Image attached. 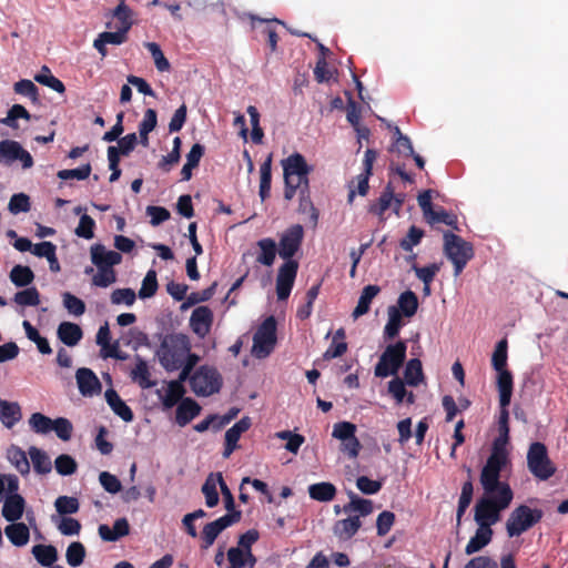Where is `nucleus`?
I'll use <instances>...</instances> for the list:
<instances>
[{
    "instance_id": "obj_1",
    "label": "nucleus",
    "mask_w": 568,
    "mask_h": 568,
    "mask_svg": "<svg viewBox=\"0 0 568 568\" xmlns=\"http://www.w3.org/2000/svg\"><path fill=\"white\" fill-rule=\"evenodd\" d=\"M483 496L475 506L474 519L478 525L475 535L466 545L467 555L475 554L489 544L493 536L491 526L500 520V514L513 501L514 493L505 481L479 478Z\"/></svg>"
},
{
    "instance_id": "obj_2",
    "label": "nucleus",
    "mask_w": 568,
    "mask_h": 568,
    "mask_svg": "<svg viewBox=\"0 0 568 568\" xmlns=\"http://www.w3.org/2000/svg\"><path fill=\"white\" fill-rule=\"evenodd\" d=\"M304 230L300 224L288 227L280 239L278 254L282 258L287 260L280 268L276 277V295L277 298L286 300L293 287L298 264L291 260L301 246Z\"/></svg>"
},
{
    "instance_id": "obj_3",
    "label": "nucleus",
    "mask_w": 568,
    "mask_h": 568,
    "mask_svg": "<svg viewBox=\"0 0 568 568\" xmlns=\"http://www.w3.org/2000/svg\"><path fill=\"white\" fill-rule=\"evenodd\" d=\"M508 406H500V414L498 420V437L494 440L491 452L487 458L481 471L480 477L484 479L501 481L500 473L510 464L509 459V413Z\"/></svg>"
},
{
    "instance_id": "obj_4",
    "label": "nucleus",
    "mask_w": 568,
    "mask_h": 568,
    "mask_svg": "<svg viewBox=\"0 0 568 568\" xmlns=\"http://www.w3.org/2000/svg\"><path fill=\"white\" fill-rule=\"evenodd\" d=\"M190 351L191 344L187 336L183 334H174L166 336L163 339L156 354L160 364L166 371L171 372L178 369L182 365L185 355Z\"/></svg>"
},
{
    "instance_id": "obj_5",
    "label": "nucleus",
    "mask_w": 568,
    "mask_h": 568,
    "mask_svg": "<svg viewBox=\"0 0 568 568\" xmlns=\"http://www.w3.org/2000/svg\"><path fill=\"white\" fill-rule=\"evenodd\" d=\"M444 253L454 264L455 276L460 274L468 261L474 256L471 244L449 232L444 234Z\"/></svg>"
},
{
    "instance_id": "obj_6",
    "label": "nucleus",
    "mask_w": 568,
    "mask_h": 568,
    "mask_svg": "<svg viewBox=\"0 0 568 568\" xmlns=\"http://www.w3.org/2000/svg\"><path fill=\"white\" fill-rule=\"evenodd\" d=\"M276 341V321L268 316L253 335L252 356L258 359L266 358L274 351Z\"/></svg>"
},
{
    "instance_id": "obj_7",
    "label": "nucleus",
    "mask_w": 568,
    "mask_h": 568,
    "mask_svg": "<svg viewBox=\"0 0 568 568\" xmlns=\"http://www.w3.org/2000/svg\"><path fill=\"white\" fill-rule=\"evenodd\" d=\"M395 133L397 139L389 149L392 154L389 169L398 178H412L410 173L407 172L406 162L410 160V155H414L412 142L408 136L402 134L398 126H395Z\"/></svg>"
},
{
    "instance_id": "obj_8",
    "label": "nucleus",
    "mask_w": 568,
    "mask_h": 568,
    "mask_svg": "<svg viewBox=\"0 0 568 568\" xmlns=\"http://www.w3.org/2000/svg\"><path fill=\"white\" fill-rule=\"evenodd\" d=\"M542 517L539 509H532L526 505L516 507L508 516L506 530L509 537H516L537 524Z\"/></svg>"
},
{
    "instance_id": "obj_9",
    "label": "nucleus",
    "mask_w": 568,
    "mask_h": 568,
    "mask_svg": "<svg viewBox=\"0 0 568 568\" xmlns=\"http://www.w3.org/2000/svg\"><path fill=\"white\" fill-rule=\"evenodd\" d=\"M190 385L197 396H211L222 386V378L217 371L210 366H201L191 377Z\"/></svg>"
},
{
    "instance_id": "obj_10",
    "label": "nucleus",
    "mask_w": 568,
    "mask_h": 568,
    "mask_svg": "<svg viewBox=\"0 0 568 568\" xmlns=\"http://www.w3.org/2000/svg\"><path fill=\"white\" fill-rule=\"evenodd\" d=\"M527 466L529 471L541 480L550 478L556 470L548 457L546 446L541 443H532L529 446Z\"/></svg>"
},
{
    "instance_id": "obj_11",
    "label": "nucleus",
    "mask_w": 568,
    "mask_h": 568,
    "mask_svg": "<svg viewBox=\"0 0 568 568\" xmlns=\"http://www.w3.org/2000/svg\"><path fill=\"white\" fill-rule=\"evenodd\" d=\"M405 356L406 345L404 342L387 346L375 366V375L377 377L395 375L402 366Z\"/></svg>"
},
{
    "instance_id": "obj_12",
    "label": "nucleus",
    "mask_w": 568,
    "mask_h": 568,
    "mask_svg": "<svg viewBox=\"0 0 568 568\" xmlns=\"http://www.w3.org/2000/svg\"><path fill=\"white\" fill-rule=\"evenodd\" d=\"M355 434L356 425L351 422H338L333 425L332 436L341 442V450L349 458H356L362 448Z\"/></svg>"
},
{
    "instance_id": "obj_13",
    "label": "nucleus",
    "mask_w": 568,
    "mask_h": 568,
    "mask_svg": "<svg viewBox=\"0 0 568 568\" xmlns=\"http://www.w3.org/2000/svg\"><path fill=\"white\" fill-rule=\"evenodd\" d=\"M139 140L135 133H129L125 136L118 140L116 146L108 148V161L111 175L109 178H120L122 171L119 166L120 156L129 155L136 146Z\"/></svg>"
},
{
    "instance_id": "obj_14",
    "label": "nucleus",
    "mask_w": 568,
    "mask_h": 568,
    "mask_svg": "<svg viewBox=\"0 0 568 568\" xmlns=\"http://www.w3.org/2000/svg\"><path fill=\"white\" fill-rule=\"evenodd\" d=\"M16 162H20L23 169L33 165L31 154L19 142L13 140L0 141V163L12 165Z\"/></svg>"
},
{
    "instance_id": "obj_15",
    "label": "nucleus",
    "mask_w": 568,
    "mask_h": 568,
    "mask_svg": "<svg viewBox=\"0 0 568 568\" xmlns=\"http://www.w3.org/2000/svg\"><path fill=\"white\" fill-rule=\"evenodd\" d=\"M79 392L84 397H93L101 393L102 385L98 376L89 368L82 367L75 372Z\"/></svg>"
},
{
    "instance_id": "obj_16",
    "label": "nucleus",
    "mask_w": 568,
    "mask_h": 568,
    "mask_svg": "<svg viewBox=\"0 0 568 568\" xmlns=\"http://www.w3.org/2000/svg\"><path fill=\"white\" fill-rule=\"evenodd\" d=\"M282 166L284 175L283 178H306L310 173L313 172V166L308 165L305 158L298 152H295L286 159H283Z\"/></svg>"
},
{
    "instance_id": "obj_17",
    "label": "nucleus",
    "mask_w": 568,
    "mask_h": 568,
    "mask_svg": "<svg viewBox=\"0 0 568 568\" xmlns=\"http://www.w3.org/2000/svg\"><path fill=\"white\" fill-rule=\"evenodd\" d=\"M240 518V513L227 514L219 519L205 525L203 529V539L205 541V548L213 545L216 537L232 524L236 523Z\"/></svg>"
},
{
    "instance_id": "obj_18",
    "label": "nucleus",
    "mask_w": 568,
    "mask_h": 568,
    "mask_svg": "<svg viewBox=\"0 0 568 568\" xmlns=\"http://www.w3.org/2000/svg\"><path fill=\"white\" fill-rule=\"evenodd\" d=\"M91 262L97 267H111L118 265L122 261L119 252L108 250L102 244H93L90 247Z\"/></svg>"
},
{
    "instance_id": "obj_19",
    "label": "nucleus",
    "mask_w": 568,
    "mask_h": 568,
    "mask_svg": "<svg viewBox=\"0 0 568 568\" xmlns=\"http://www.w3.org/2000/svg\"><path fill=\"white\" fill-rule=\"evenodd\" d=\"M212 322L213 313L207 306H199L191 314L190 325L193 332L200 337H204L209 334Z\"/></svg>"
},
{
    "instance_id": "obj_20",
    "label": "nucleus",
    "mask_w": 568,
    "mask_h": 568,
    "mask_svg": "<svg viewBox=\"0 0 568 568\" xmlns=\"http://www.w3.org/2000/svg\"><path fill=\"white\" fill-rule=\"evenodd\" d=\"M403 203L400 195H395L390 184H387L385 191L378 199L377 204L373 205L371 211L378 216H382L387 210H393L398 213Z\"/></svg>"
},
{
    "instance_id": "obj_21",
    "label": "nucleus",
    "mask_w": 568,
    "mask_h": 568,
    "mask_svg": "<svg viewBox=\"0 0 568 568\" xmlns=\"http://www.w3.org/2000/svg\"><path fill=\"white\" fill-rule=\"evenodd\" d=\"M26 501L19 494L7 496L2 506V516L8 521H18L24 513Z\"/></svg>"
},
{
    "instance_id": "obj_22",
    "label": "nucleus",
    "mask_w": 568,
    "mask_h": 568,
    "mask_svg": "<svg viewBox=\"0 0 568 568\" xmlns=\"http://www.w3.org/2000/svg\"><path fill=\"white\" fill-rule=\"evenodd\" d=\"M229 566L226 568H252L256 559L251 549L232 547L227 551Z\"/></svg>"
},
{
    "instance_id": "obj_23",
    "label": "nucleus",
    "mask_w": 568,
    "mask_h": 568,
    "mask_svg": "<svg viewBox=\"0 0 568 568\" xmlns=\"http://www.w3.org/2000/svg\"><path fill=\"white\" fill-rule=\"evenodd\" d=\"M124 30H119L114 32L104 31L98 36V38L93 41L94 49L102 55L105 57L108 54L106 44L120 45L128 40V34L123 32Z\"/></svg>"
},
{
    "instance_id": "obj_24",
    "label": "nucleus",
    "mask_w": 568,
    "mask_h": 568,
    "mask_svg": "<svg viewBox=\"0 0 568 568\" xmlns=\"http://www.w3.org/2000/svg\"><path fill=\"white\" fill-rule=\"evenodd\" d=\"M201 412V406L192 398H183L176 409V423L180 426H185Z\"/></svg>"
},
{
    "instance_id": "obj_25",
    "label": "nucleus",
    "mask_w": 568,
    "mask_h": 568,
    "mask_svg": "<svg viewBox=\"0 0 568 568\" xmlns=\"http://www.w3.org/2000/svg\"><path fill=\"white\" fill-rule=\"evenodd\" d=\"M21 417V407L17 402L0 398V420L7 428H12Z\"/></svg>"
},
{
    "instance_id": "obj_26",
    "label": "nucleus",
    "mask_w": 568,
    "mask_h": 568,
    "mask_svg": "<svg viewBox=\"0 0 568 568\" xmlns=\"http://www.w3.org/2000/svg\"><path fill=\"white\" fill-rule=\"evenodd\" d=\"M59 339L67 346H75L82 338V329L78 324L62 322L57 331Z\"/></svg>"
},
{
    "instance_id": "obj_27",
    "label": "nucleus",
    "mask_w": 568,
    "mask_h": 568,
    "mask_svg": "<svg viewBox=\"0 0 568 568\" xmlns=\"http://www.w3.org/2000/svg\"><path fill=\"white\" fill-rule=\"evenodd\" d=\"M4 534L10 542L17 547L26 546L30 539L29 527L23 523L12 521L4 528Z\"/></svg>"
},
{
    "instance_id": "obj_28",
    "label": "nucleus",
    "mask_w": 568,
    "mask_h": 568,
    "mask_svg": "<svg viewBox=\"0 0 568 568\" xmlns=\"http://www.w3.org/2000/svg\"><path fill=\"white\" fill-rule=\"evenodd\" d=\"M98 531L104 541H115L129 534V523L125 518H120L115 520L113 528L108 525H100Z\"/></svg>"
},
{
    "instance_id": "obj_29",
    "label": "nucleus",
    "mask_w": 568,
    "mask_h": 568,
    "mask_svg": "<svg viewBox=\"0 0 568 568\" xmlns=\"http://www.w3.org/2000/svg\"><path fill=\"white\" fill-rule=\"evenodd\" d=\"M497 388L499 393V405L508 406L513 394V376L508 369L497 372Z\"/></svg>"
},
{
    "instance_id": "obj_30",
    "label": "nucleus",
    "mask_w": 568,
    "mask_h": 568,
    "mask_svg": "<svg viewBox=\"0 0 568 568\" xmlns=\"http://www.w3.org/2000/svg\"><path fill=\"white\" fill-rule=\"evenodd\" d=\"M7 459L9 463L19 471L22 476H27L30 473V462L27 454L18 446L11 445L7 449Z\"/></svg>"
},
{
    "instance_id": "obj_31",
    "label": "nucleus",
    "mask_w": 568,
    "mask_h": 568,
    "mask_svg": "<svg viewBox=\"0 0 568 568\" xmlns=\"http://www.w3.org/2000/svg\"><path fill=\"white\" fill-rule=\"evenodd\" d=\"M390 307L398 308L399 314L410 318L418 310L417 295L412 291H405L398 296L396 305H392Z\"/></svg>"
},
{
    "instance_id": "obj_32",
    "label": "nucleus",
    "mask_w": 568,
    "mask_h": 568,
    "mask_svg": "<svg viewBox=\"0 0 568 568\" xmlns=\"http://www.w3.org/2000/svg\"><path fill=\"white\" fill-rule=\"evenodd\" d=\"M105 399L109 406L112 408L114 414L120 416L124 422H131L133 419V413L130 407L120 398L113 389L105 392Z\"/></svg>"
},
{
    "instance_id": "obj_33",
    "label": "nucleus",
    "mask_w": 568,
    "mask_h": 568,
    "mask_svg": "<svg viewBox=\"0 0 568 568\" xmlns=\"http://www.w3.org/2000/svg\"><path fill=\"white\" fill-rule=\"evenodd\" d=\"M133 382L138 383L142 388H151L155 383L151 379V372L145 361L136 357L134 367L131 371Z\"/></svg>"
},
{
    "instance_id": "obj_34",
    "label": "nucleus",
    "mask_w": 568,
    "mask_h": 568,
    "mask_svg": "<svg viewBox=\"0 0 568 568\" xmlns=\"http://www.w3.org/2000/svg\"><path fill=\"white\" fill-rule=\"evenodd\" d=\"M285 181V191L284 196L286 200L293 199L295 193H298L302 206L305 209L311 203L306 197V193L308 190V183L307 180H284Z\"/></svg>"
},
{
    "instance_id": "obj_35",
    "label": "nucleus",
    "mask_w": 568,
    "mask_h": 568,
    "mask_svg": "<svg viewBox=\"0 0 568 568\" xmlns=\"http://www.w3.org/2000/svg\"><path fill=\"white\" fill-rule=\"evenodd\" d=\"M29 457L38 474H48L52 469V463L48 454L40 448L32 446L28 450Z\"/></svg>"
},
{
    "instance_id": "obj_36",
    "label": "nucleus",
    "mask_w": 568,
    "mask_h": 568,
    "mask_svg": "<svg viewBox=\"0 0 568 568\" xmlns=\"http://www.w3.org/2000/svg\"><path fill=\"white\" fill-rule=\"evenodd\" d=\"M379 291L381 288L377 285H367L363 288L358 303L352 314L354 318H358L368 312L371 302Z\"/></svg>"
},
{
    "instance_id": "obj_37",
    "label": "nucleus",
    "mask_w": 568,
    "mask_h": 568,
    "mask_svg": "<svg viewBox=\"0 0 568 568\" xmlns=\"http://www.w3.org/2000/svg\"><path fill=\"white\" fill-rule=\"evenodd\" d=\"M112 16L119 21V24L115 26V29L124 30L123 32L128 34L133 26V12L130 7L126 6L124 0H120L119 4L112 12Z\"/></svg>"
},
{
    "instance_id": "obj_38",
    "label": "nucleus",
    "mask_w": 568,
    "mask_h": 568,
    "mask_svg": "<svg viewBox=\"0 0 568 568\" xmlns=\"http://www.w3.org/2000/svg\"><path fill=\"white\" fill-rule=\"evenodd\" d=\"M361 527V520L358 517H349L346 519H342L336 521L334 525V534L339 539H349L352 536L356 534V531Z\"/></svg>"
},
{
    "instance_id": "obj_39",
    "label": "nucleus",
    "mask_w": 568,
    "mask_h": 568,
    "mask_svg": "<svg viewBox=\"0 0 568 568\" xmlns=\"http://www.w3.org/2000/svg\"><path fill=\"white\" fill-rule=\"evenodd\" d=\"M185 393L184 386L180 385V382H169L164 394L161 395L162 405L165 408H172L180 400L183 399Z\"/></svg>"
},
{
    "instance_id": "obj_40",
    "label": "nucleus",
    "mask_w": 568,
    "mask_h": 568,
    "mask_svg": "<svg viewBox=\"0 0 568 568\" xmlns=\"http://www.w3.org/2000/svg\"><path fill=\"white\" fill-rule=\"evenodd\" d=\"M51 520L54 523L59 532L63 536H78L81 531V524L72 517L52 516Z\"/></svg>"
},
{
    "instance_id": "obj_41",
    "label": "nucleus",
    "mask_w": 568,
    "mask_h": 568,
    "mask_svg": "<svg viewBox=\"0 0 568 568\" xmlns=\"http://www.w3.org/2000/svg\"><path fill=\"white\" fill-rule=\"evenodd\" d=\"M260 254L256 261L263 265L271 266L276 256V243L272 239H262L257 242Z\"/></svg>"
},
{
    "instance_id": "obj_42",
    "label": "nucleus",
    "mask_w": 568,
    "mask_h": 568,
    "mask_svg": "<svg viewBox=\"0 0 568 568\" xmlns=\"http://www.w3.org/2000/svg\"><path fill=\"white\" fill-rule=\"evenodd\" d=\"M404 383L409 386H417L424 381L422 363L419 359H410L407 362L404 371Z\"/></svg>"
},
{
    "instance_id": "obj_43",
    "label": "nucleus",
    "mask_w": 568,
    "mask_h": 568,
    "mask_svg": "<svg viewBox=\"0 0 568 568\" xmlns=\"http://www.w3.org/2000/svg\"><path fill=\"white\" fill-rule=\"evenodd\" d=\"M403 317L404 316L399 314L398 308H387V323L384 327V334L388 338H394L398 334L399 329L404 325Z\"/></svg>"
},
{
    "instance_id": "obj_44",
    "label": "nucleus",
    "mask_w": 568,
    "mask_h": 568,
    "mask_svg": "<svg viewBox=\"0 0 568 568\" xmlns=\"http://www.w3.org/2000/svg\"><path fill=\"white\" fill-rule=\"evenodd\" d=\"M388 393L398 404L403 403L404 399L409 404H413L415 400L414 394L406 390L404 381L398 377L393 378L388 383Z\"/></svg>"
},
{
    "instance_id": "obj_45",
    "label": "nucleus",
    "mask_w": 568,
    "mask_h": 568,
    "mask_svg": "<svg viewBox=\"0 0 568 568\" xmlns=\"http://www.w3.org/2000/svg\"><path fill=\"white\" fill-rule=\"evenodd\" d=\"M10 281L18 287H24L34 280L32 270L28 266L16 265L9 274Z\"/></svg>"
},
{
    "instance_id": "obj_46",
    "label": "nucleus",
    "mask_w": 568,
    "mask_h": 568,
    "mask_svg": "<svg viewBox=\"0 0 568 568\" xmlns=\"http://www.w3.org/2000/svg\"><path fill=\"white\" fill-rule=\"evenodd\" d=\"M32 554L42 566H51L58 559V551L51 545H36L32 548Z\"/></svg>"
},
{
    "instance_id": "obj_47",
    "label": "nucleus",
    "mask_w": 568,
    "mask_h": 568,
    "mask_svg": "<svg viewBox=\"0 0 568 568\" xmlns=\"http://www.w3.org/2000/svg\"><path fill=\"white\" fill-rule=\"evenodd\" d=\"M57 516L73 515L79 511L80 503L78 498L72 496H59L54 500Z\"/></svg>"
},
{
    "instance_id": "obj_48",
    "label": "nucleus",
    "mask_w": 568,
    "mask_h": 568,
    "mask_svg": "<svg viewBox=\"0 0 568 568\" xmlns=\"http://www.w3.org/2000/svg\"><path fill=\"white\" fill-rule=\"evenodd\" d=\"M87 555L85 547L80 541H72L65 550V560L70 567H79Z\"/></svg>"
},
{
    "instance_id": "obj_49",
    "label": "nucleus",
    "mask_w": 568,
    "mask_h": 568,
    "mask_svg": "<svg viewBox=\"0 0 568 568\" xmlns=\"http://www.w3.org/2000/svg\"><path fill=\"white\" fill-rule=\"evenodd\" d=\"M34 80L42 85L49 87L58 93H63L65 91V87L61 80L55 78L50 69L45 65L42 67L40 73L34 77Z\"/></svg>"
},
{
    "instance_id": "obj_50",
    "label": "nucleus",
    "mask_w": 568,
    "mask_h": 568,
    "mask_svg": "<svg viewBox=\"0 0 568 568\" xmlns=\"http://www.w3.org/2000/svg\"><path fill=\"white\" fill-rule=\"evenodd\" d=\"M336 489L331 483H318L308 487L310 496L320 501H328L334 498Z\"/></svg>"
},
{
    "instance_id": "obj_51",
    "label": "nucleus",
    "mask_w": 568,
    "mask_h": 568,
    "mask_svg": "<svg viewBox=\"0 0 568 568\" xmlns=\"http://www.w3.org/2000/svg\"><path fill=\"white\" fill-rule=\"evenodd\" d=\"M217 486H220V481L217 480V474L216 475H210L203 487L202 491L205 496V504L207 507H214L219 504V495H217Z\"/></svg>"
},
{
    "instance_id": "obj_52",
    "label": "nucleus",
    "mask_w": 568,
    "mask_h": 568,
    "mask_svg": "<svg viewBox=\"0 0 568 568\" xmlns=\"http://www.w3.org/2000/svg\"><path fill=\"white\" fill-rule=\"evenodd\" d=\"M507 348L508 343L506 338L500 339L495 347V351L491 355V365L496 372L507 369Z\"/></svg>"
},
{
    "instance_id": "obj_53",
    "label": "nucleus",
    "mask_w": 568,
    "mask_h": 568,
    "mask_svg": "<svg viewBox=\"0 0 568 568\" xmlns=\"http://www.w3.org/2000/svg\"><path fill=\"white\" fill-rule=\"evenodd\" d=\"M13 302L20 306H37L40 304V294L36 287H28L17 292Z\"/></svg>"
},
{
    "instance_id": "obj_54",
    "label": "nucleus",
    "mask_w": 568,
    "mask_h": 568,
    "mask_svg": "<svg viewBox=\"0 0 568 568\" xmlns=\"http://www.w3.org/2000/svg\"><path fill=\"white\" fill-rule=\"evenodd\" d=\"M144 47L151 53L158 71H160V72L170 71L171 64H170L169 60L165 58V55L163 54V51L158 43L146 42V43H144Z\"/></svg>"
},
{
    "instance_id": "obj_55",
    "label": "nucleus",
    "mask_w": 568,
    "mask_h": 568,
    "mask_svg": "<svg viewBox=\"0 0 568 568\" xmlns=\"http://www.w3.org/2000/svg\"><path fill=\"white\" fill-rule=\"evenodd\" d=\"M53 419L41 413H33L29 418L31 429L38 434H48L52 430Z\"/></svg>"
},
{
    "instance_id": "obj_56",
    "label": "nucleus",
    "mask_w": 568,
    "mask_h": 568,
    "mask_svg": "<svg viewBox=\"0 0 568 568\" xmlns=\"http://www.w3.org/2000/svg\"><path fill=\"white\" fill-rule=\"evenodd\" d=\"M31 115L28 112V110L21 105V104H13L4 119L1 120V123L6 124L7 126H10L12 129H17V120L18 119H26L30 120Z\"/></svg>"
},
{
    "instance_id": "obj_57",
    "label": "nucleus",
    "mask_w": 568,
    "mask_h": 568,
    "mask_svg": "<svg viewBox=\"0 0 568 568\" xmlns=\"http://www.w3.org/2000/svg\"><path fill=\"white\" fill-rule=\"evenodd\" d=\"M98 272L92 277V284L98 287H108L115 283L116 274L111 267H97Z\"/></svg>"
},
{
    "instance_id": "obj_58",
    "label": "nucleus",
    "mask_w": 568,
    "mask_h": 568,
    "mask_svg": "<svg viewBox=\"0 0 568 568\" xmlns=\"http://www.w3.org/2000/svg\"><path fill=\"white\" fill-rule=\"evenodd\" d=\"M158 291V280L156 273L153 270H150L142 281V285L139 290L140 298H150Z\"/></svg>"
},
{
    "instance_id": "obj_59",
    "label": "nucleus",
    "mask_w": 568,
    "mask_h": 568,
    "mask_svg": "<svg viewBox=\"0 0 568 568\" xmlns=\"http://www.w3.org/2000/svg\"><path fill=\"white\" fill-rule=\"evenodd\" d=\"M62 301L67 311L74 316H81L85 312L84 302L69 292L62 294Z\"/></svg>"
},
{
    "instance_id": "obj_60",
    "label": "nucleus",
    "mask_w": 568,
    "mask_h": 568,
    "mask_svg": "<svg viewBox=\"0 0 568 568\" xmlns=\"http://www.w3.org/2000/svg\"><path fill=\"white\" fill-rule=\"evenodd\" d=\"M251 426V419L248 417H243L236 424H234L230 429L225 433V442L230 444H236L240 439L241 435L245 433Z\"/></svg>"
},
{
    "instance_id": "obj_61",
    "label": "nucleus",
    "mask_w": 568,
    "mask_h": 568,
    "mask_svg": "<svg viewBox=\"0 0 568 568\" xmlns=\"http://www.w3.org/2000/svg\"><path fill=\"white\" fill-rule=\"evenodd\" d=\"M54 467L58 474L69 476L75 473L78 464L70 455L62 454L55 458Z\"/></svg>"
},
{
    "instance_id": "obj_62",
    "label": "nucleus",
    "mask_w": 568,
    "mask_h": 568,
    "mask_svg": "<svg viewBox=\"0 0 568 568\" xmlns=\"http://www.w3.org/2000/svg\"><path fill=\"white\" fill-rule=\"evenodd\" d=\"M94 227L95 222L94 220L89 216L88 214H82L80 217L79 224L74 230V233L77 236L91 240L94 236Z\"/></svg>"
},
{
    "instance_id": "obj_63",
    "label": "nucleus",
    "mask_w": 568,
    "mask_h": 568,
    "mask_svg": "<svg viewBox=\"0 0 568 568\" xmlns=\"http://www.w3.org/2000/svg\"><path fill=\"white\" fill-rule=\"evenodd\" d=\"M136 294L132 288H116L111 293V302L114 305L132 306Z\"/></svg>"
},
{
    "instance_id": "obj_64",
    "label": "nucleus",
    "mask_w": 568,
    "mask_h": 568,
    "mask_svg": "<svg viewBox=\"0 0 568 568\" xmlns=\"http://www.w3.org/2000/svg\"><path fill=\"white\" fill-rule=\"evenodd\" d=\"M8 210L12 214H19V213H22V212L30 211V199H29V196L27 194H24V193H18V194L12 195L10 201H9V204H8Z\"/></svg>"
}]
</instances>
